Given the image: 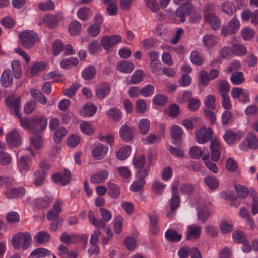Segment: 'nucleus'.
<instances>
[{"instance_id": "nucleus-39", "label": "nucleus", "mask_w": 258, "mask_h": 258, "mask_svg": "<svg viewBox=\"0 0 258 258\" xmlns=\"http://www.w3.org/2000/svg\"><path fill=\"white\" fill-rule=\"evenodd\" d=\"M221 10L225 14L231 16L236 11L235 7L232 3L225 2L221 5Z\"/></svg>"}, {"instance_id": "nucleus-52", "label": "nucleus", "mask_w": 258, "mask_h": 258, "mask_svg": "<svg viewBox=\"0 0 258 258\" xmlns=\"http://www.w3.org/2000/svg\"><path fill=\"white\" fill-rule=\"evenodd\" d=\"M35 135L31 138V141L32 145L36 149H40L43 144V140L40 133H34Z\"/></svg>"}, {"instance_id": "nucleus-13", "label": "nucleus", "mask_w": 258, "mask_h": 258, "mask_svg": "<svg viewBox=\"0 0 258 258\" xmlns=\"http://www.w3.org/2000/svg\"><path fill=\"white\" fill-rule=\"evenodd\" d=\"M210 148L211 152V158L212 160L217 161L220 158V150L221 149L220 144L217 140H211Z\"/></svg>"}, {"instance_id": "nucleus-6", "label": "nucleus", "mask_w": 258, "mask_h": 258, "mask_svg": "<svg viewBox=\"0 0 258 258\" xmlns=\"http://www.w3.org/2000/svg\"><path fill=\"white\" fill-rule=\"evenodd\" d=\"M194 6L191 3H186L182 5L176 11V16L180 17V21L184 23L185 21V16L189 15L193 11Z\"/></svg>"}, {"instance_id": "nucleus-18", "label": "nucleus", "mask_w": 258, "mask_h": 258, "mask_svg": "<svg viewBox=\"0 0 258 258\" xmlns=\"http://www.w3.org/2000/svg\"><path fill=\"white\" fill-rule=\"evenodd\" d=\"M204 21L208 23L213 30H217L220 26V21L216 14L205 16Z\"/></svg>"}, {"instance_id": "nucleus-61", "label": "nucleus", "mask_w": 258, "mask_h": 258, "mask_svg": "<svg viewBox=\"0 0 258 258\" xmlns=\"http://www.w3.org/2000/svg\"><path fill=\"white\" fill-rule=\"evenodd\" d=\"M145 180H141L138 179L135 181H134L130 187V190L134 192H138L142 190L145 184Z\"/></svg>"}, {"instance_id": "nucleus-8", "label": "nucleus", "mask_w": 258, "mask_h": 258, "mask_svg": "<svg viewBox=\"0 0 258 258\" xmlns=\"http://www.w3.org/2000/svg\"><path fill=\"white\" fill-rule=\"evenodd\" d=\"M63 201L60 200H57L53 205V208L48 211L47 214V219L49 220H55L60 219L59 213L61 211V206Z\"/></svg>"}, {"instance_id": "nucleus-57", "label": "nucleus", "mask_w": 258, "mask_h": 258, "mask_svg": "<svg viewBox=\"0 0 258 258\" xmlns=\"http://www.w3.org/2000/svg\"><path fill=\"white\" fill-rule=\"evenodd\" d=\"M158 218L157 215H152L150 216V225L152 233L153 234H157L158 229Z\"/></svg>"}, {"instance_id": "nucleus-54", "label": "nucleus", "mask_w": 258, "mask_h": 258, "mask_svg": "<svg viewBox=\"0 0 258 258\" xmlns=\"http://www.w3.org/2000/svg\"><path fill=\"white\" fill-rule=\"evenodd\" d=\"M79 63V60L75 57H70L68 59H64L60 62L62 68L67 69L71 66H75Z\"/></svg>"}, {"instance_id": "nucleus-41", "label": "nucleus", "mask_w": 258, "mask_h": 258, "mask_svg": "<svg viewBox=\"0 0 258 258\" xmlns=\"http://www.w3.org/2000/svg\"><path fill=\"white\" fill-rule=\"evenodd\" d=\"M107 185L109 189L108 194L110 196L115 199L118 198L120 194L119 187L117 185L112 183H108Z\"/></svg>"}, {"instance_id": "nucleus-5", "label": "nucleus", "mask_w": 258, "mask_h": 258, "mask_svg": "<svg viewBox=\"0 0 258 258\" xmlns=\"http://www.w3.org/2000/svg\"><path fill=\"white\" fill-rule=\"evenodd\" d=\"M213 131L211 127L206 128L203 127L198 131L196 134L197 141L200 144H204L212 139Z\"/></svg>"}, {"instance_id": "nucleus-49", "label": "nucleus", "mask_w": 258, "mask_h": 258, "mask_svg": "<svg viewBox=\"0 0 258 258\" xmlns=\"http://www.w3.org/2000/svg\"><path fill=\"white\" fill-rule=\"evenodd\" d=\"M169 112L167 114L172 117L175 118L178 116L180 114L179 106L176 104H172L169 106Z\"/></svg>"}, {"instance_id": "nucleus-46", "label": "nucleus", "mask_w": 258, "mask_h": 258, "mask_svg": "<svg viewBox=\"0 0 258 258\" xmlns=\"http://www.w3.org/2000/svg\"><path fill=\"white\" fill-rule=\"evenodd\" d=\"M139 131L142 135L147 134L150 129V121L147 119H142L139 123Z\"/></svg>"}, {"instance_id": "nucleus-35", "label": "nucleus", "mask_w": 258, "mask_h": 258, "mask_svg": "<svg viewBox=\"0 0 258 258\" xmlns=\"http://www.w3.org/2000/svg\"><path fill=\"white\" fill-rule=\"evenodd\" d=\"M46 173L45 171L37 170L34 173L35 179L34 184L36 186H39L43 184Z\"/></svg>"}, {"instance_id": "nucleus-20", "label": "nucleus", "mask_w": 258, "mask_h": 258, "mask_svg": "<svg viewBox=\"0 0 258 258\" xmlns=\"http://www.w3.org/2000/svg\"><path fill=\"white\" fill-rule=\"evenodd\" d=\"M103 3L106 5V12L109 15L115 16L118 12L117 0H103Z\"/></svg>"}, {"instance_id": "nucleus-36", "label": "nucleus", "mask_w": 258, "mask_h": 258, "mask_svg": "<svg viewBox=\"0 0 258 258\" xmlns=\"http://www.w3.org/2000/svg\"><path fill=\"white\" fill-rule=\"evenodd\" d=\"M204 182L210 189H215L219 186V182L215 177L208 175L204 179Z\"/></svg>"}, {"instance_id": "nucleus-34", "label": "nucleus", "mask_w": 258, "mask_h": 258, "mask_svg": "<svg viewBox=\"0 0 258 258\" xmlns=\"http://www.w3.org/2000/svg\"><path fill=\"white\" fill-rule=\"evenodd\" d=\"M31 96L37 101L42 104L47 103V99L45 96L38 89H33L30 91Z\"/></svg>"}, {"instance_id": "nucleus-44", "label": "nucleus", "mask_w": 258, "mask_h": 258, "mask_svg": "<svg viewBox=\"0 0 258 258\" xmlns=\"http://www.w3.org/2000/svg\"><path fill=\"white\" fill-rule=\"evenodd\" d=\"M67 131L64 127H61L56 130L53 136V139L55 143L59 144L61 142L62 139L67 134Z\"/></svg>"}, {"instance_id": "nucleus-16", "label": "nucleus", "mask_w": 258, "mask_h": 258, "mask_svg": "<svg viewBox=\"0 0 258 258\" xmlns=\"http://www.w3.org/2000/svg\"><path fill=\"white\" fill-rule=\"evenodd\" d=\"M110 92V85L108 83L103 82L98 86L96 95L99 99H103Z\"/></svg>"}, {"instance_id": "nucleus-31", "label": "nucleus", "mask_w": 258, "mask_h": 258, "mask_svg": "<svg viewBox=\"0 0 258 258\" xmlns=\"http://www.w3.org/2000/svg\"><path fill=\"white\" fill-rule=\"evenodd\" d=\"M230 80L234 85H238L243 83L245 81L243 73L242 72H234L231 77Z\"/></svg>"}, {"instance_id": "nucleus-30", "label": "nucleus", "mask_w": 258, "mask_h": 258, "mask_svg": "<svg viewBox=\"0 0 258 258\" xmlns=\"http://www.w3.org/2000/svg\"><path fill=\"white\" fill-rule=\"evenodd\" d=\"M239 215L246 220L252 229L255 227L254 220L251 217L248 210L246 208L244 207L241 208L239 211Z\"/></svg>"}, {"instance_id": "nucleus-15", "label": "nucleus", "mask_w": 258, "mask_h": 258, "mask_svg": "<svg viewBox=\"0 0 258 258\" xmlns=\"http://www.w3.org/2000/svg\"><path fill=\"white\" fill-rule=\"evenodd\" d=\"M108 176V172L106 170H102L96 174H92L90 176V181L93 184H100L105 181Z\"/></svg>"}, {"instance_id": "nucleus-33", "label": "nucleus", "mask_w": 258, "mask_h": 258, "mask_svg": "<svg viewBox=\"0 0 258 258\" xmlns=\"http://www.w3.org/2000/svg\"><path fill=\"white\" fill-rule=\"evenodd\" d=\"M203 42L205 46L207 47H211L217 44V39L215 35L211 34H207L203 37Z\"/></svg>"}, {"instance_id": "nucleus-38", "label": "nucleus", "mask_w": 258, "mask_h": 258, "mask_svg": "<svg viewBox=\"0 0 258 258\" xmlns=\"http://www.w3.org/2000/svg\"><path fill=\"white\" fill-rule=\"evenodd\" d=\"M131 147L128 146H125L121 148L116 154L118 159L123 160L126 159L129 156L131 152Z\"/></svg>"}, {"instance_id": "nucleus-53", "label": "nucleus", "mask_w": 258, "mask_h": 258, "mask_svg": "<svg viewBox=\"0 0 258 258\" xmlns=\"http://www.w3.org/2000/svg\"><path fill=\"white\" fill-rule=\"evenodd\" d=\"M234 187L238 197L244 198L249 194V190L245 186L236 185Z\"/></svg>"}, {"instance_id": "nucleus-2", "label": "nucleus", "mask_w": 258, "mask_h": 258, "mask_svg": "<svg viewBox=\"0 0 258 258\" xmlns=\"http://www.w3.org/2000/svg\"><path fill=\"white\" fill-rule=\"evenodd\" d=\"M21 45L26 49L32 48L35 43L40 41L38 34L33 30H25L18 35Z\"/></svg>"}, {"instance_id": "nucleus-25", "label": "nucleus", "mask_w": 258, "mask_h": 258, "mask_svg": "<svg viewBox=\"0 0 258 258\" xmlns=\"http://www.w3.org/2000/svg\"><path fill=\"white\" fill-rule=\"evenodd\" d=\"M201 228L199 226L191 225L188 226L186 234L187 240H190L191 237L198 239L200 237Z\"/></svg>"}, {"instance_id": "nucleus-56", "label": "nucleus", "mask_w": 258, "mask_h": 258, "mask_svg": "<svg viewBox=\"0 0 258 258\" xmlns=\"http://www.w3.org/2000/svg\"><path fill=\"white\" fill-rule=\"evenodd\" d=\"M167 97L164 95L158 94L155 95L153 99V102L157 105L163 106L167 101Z\"/></svg>"}, {"instance_id": "nucleus-10", "label": "nucleus", "mask_w": 258, "mask_h": 258, "mask_svg": "<svg viewBox=\"0 0 258 258\" xmlns=\"http://www.w3.org/2000/svg\"><path fill=\"white\" fill-rule=\"evenodd\" d=\"M239 26L240 23L238 20L233 18L226 27L222 29L221 33L224 35H232L238 30Z\"/></svg>"}, {"instance_id": "nucleus-14", "label": "nucleus", "mask_w": 258, "mask_h": 258, "mask_svg": "<svg viewBox=\"0 0 258 258\" xmlns=\"http://www.w3.org/2000/svg\"><path fill=\"white\" fill-rule=\"evenodd\" d=\"M108 147L102 144L98 145L92 151V156L97 160H100L104 157L108 151Z\"/></svg>"}, {"instance_id": "nucleus-48", "label": "nucleus", "mask_w": 258, "mask_h": 258, "mask_svg": "<svg viewBox=\"0 0 258 258\" xmlns=\"http://www.w3.org/2000/svg\"><path fill=\"white\" fill-rule=\"evenodd\" d=\"M46 67V64L43 61H38L35 63L31 69V74L35 76L38 72L44 70Z\"/></svg>"}, {"instance_id": "nucleus-4", "label": "nucleus", "mask_w": 258, "mask_h": 258, "mask_svg": "<svg viewBox=\"0 0 258 258\" xmlns=\"http://www.w3.org/2000/svg\"><path fill=\"white\" fill-rule=\"evenodd\" d=\"M32 241L31 234L27 232L17 233V249L22 248L26 250L30 245Z\"/></svg>"}, {"instance_id": "nucleus-26", "label": "nucleus", "mask_w": 258, "mask_h": 258, "mask_svg": "<svg viewBox=\"0 0 258 258\" xmlns=\"http://www.w3.org/2000/svg\"><path fill=\"white\" fill-rule=\"evenodd\" d=\"M43 21L45 25L50 28L55 27L58 24L57 17L54 15L49 14L45 16Z\"/></svg>"}, {"instance_id": "nucleus-47", "label": "nucleus", "mask_w": 258, "mask_h": 258, "mask_svg": "<svg viewBox=\"0 0 258 258\" xmlns=\"http://www.w3.org/2000/svg\"><path fill=\"white\" fill-rule=\"evenodd\" d=\"M90 13V8L86 7H83L78 10L77 13V15L81 20L86 21L88 18Z\"/></svg>"}, {"instance_id": "nucleus-60", "label": "nucleus", "mask_w": 258, "mask_h": 258, "mask_svg": "<svg viewBox=\"0 0 258 258\" xmlns=\"http://www.w3.org/2000/svg\"><path fill=\"white\" fill-rule=\"evenodd\" d=\"M51 200L48 197L40 198L36 201V206L38 208H47L48 207Z\"/></svg>"}, {"instance_id": "nucleus-23", "label": "nucleus", "mask_w": 258, "mask_h": 258, "mask_svg": "<svg viewBox=\"0 0 258 258\" xmlns=\"http://www.w3.org/2000/svg\"><path fill=\"white\" fill-rule=\"evenodd\" d=\"M165 238L169 241L176 242L180 241L182 235L173 229H169L165 233Z\"/></svg>"}, {"instance_id": "nucleus-9", "label": "nucleus", "mask_w": 258, "mask_h": 258, "mask_svg": "<svg viewBox=\"0 0 258 258\" xmlns=\"http://www.w3.org/2000/svg\"><path fill=\"white\" fill-rule=\"evenodd\" d=\"M71 177V172L67 169L64 170L63 174L56 173L52 176L54 182L60 183L62 186L66 185L70 182Z\"/></svg>"}, {"instance_id": "nucleus-51", "label": "nucleus", "mask_w": 258, "mask_h": 258, "mask_svg": "<svg viewBox=\"0 0 258 258\" xmlns=\"http://www.w3.org/2000/svg\"><path fill=\"white\" fill-rule=\"evenodd\" d=\"M230 85L226 80H222L218 82V90L221 93L226 94L229 91Z\"/></svg>"}, {"instance_id": "nucleus-19", "label": "nucleus", "mask_w": 258, "mask_h": 258, "mask_svg": "<svg viewBox=\"0 0 258 258\" xmlns=\"http://www.w3.org/2000/svg\"><path fill=\"white\" fill-rule=\"evenodd\" d=\"M5 103L10 111L16 116V97L15 95L14 94L8 95L5 98Z\"/></svg>"}, {"instance_id": "nucleus-1", "label": "nucleus", "mask_w": 258, "mask_h": 258, "mask_svg": "<svg viewBox=\"0 0 258 258\" xmlns=\"http://www.w3.org/2000/svg\"><path fill=\"white\" fill-rule=\"evenodd\" d=\"M20 99V97H17V108ZM17 118L19 119L20 125L32 133H43L47 127V118L43 115H35L32 117H22L19 115L17 109Z\"/></svg>"}, {"instance_id": "nucleus-58", "label": "nucleus", "mask_w": 258, "mask_h": 258, "mask_svg": "<svg viewBox=\"0 0 258 258\" xmlns=\"http://www.w3.org/2000/svg\"><path fill=\"white\" fill-rule=\"evenodd\" d=\"M123 222V219L122 216L118 215L115 217L114 222V229L117 234H119L121 232Z\"/></svg>"}, {"instance_id": "nucleus-12", "label": "nucleus", "mask_w": 258, "mask_h": 258, "mask_svg": "<svg viewBox=\"0 0 258 258\" xmlns=\"http://www.w3.org/2000/svg\"><path fill=\"white\" fill-rule=\"evenodd\" d=\"M119 136L124 141L128 142L134 138V129L126 124L123 125L119 130Z\"/></svg>"}, {"instance_id": "nucleus-21", "label": "nucleus", "mask_w": 258, "mask_h": 258, "mask_svg": "<svg viewBox=\"0 0 258 258\" xmlns=\"http://www.w3.org/2000/svg\"><path fill=\"white\" fill-rule=\"evenodd\" d=\"M88 219L89 222L96 227L105 228L106 227L105 222L103 219L95 218L94 212L91 210L88 212Z\"/></svg>"}, {"instance_id": "nucleus-59", "label": "nucleus", "mask_w": 258, "mask_h": 258, "mask_svg": "<svg viewBox=\"0 0 258 258\" xmlns=\"http://www.w3.org/2000/svg\"><path fill=\"white\" fill-rule=\"evenodd\" d=\"M37 103L35 100L27 102L24 106V112L26 114H31L35 110Z\"/></svg>"}, {"instance_id": "nucleus-37", "label": "nucleus", "mask_w": 258, "mask_h": 258, "mask_svg": "<svg viewBox=\"0 0 258 258\" xmlns=\"http://www.w3.org/2000/svg\"><path fill=\"white\" fill-rule=\"evenodd\" d=\"M96 72L95 68L94 66H89L83 71L82 76L85 80H91L95 76Z\"/></svg>"}, {"instance_id": "nucleus-7", "label": "nucleus", "mask_w": 258, "mask_h": 258, "mask_svg": "<svg viewBox=\"0 0 258 258\" xmlns=\"http://www.w3.org/2000/svg\"><path fill=\"white\" fill-rule=\"evenodd\" d=\"M121 37L117 35H112L110 37L104 36L101 39V43L105 50H108L116 44L121 42Z\"/></svg>"}, {"instance_id": "nucleus-64", "label": "nucleus", "mask_w": 258, "mask_h": 258, "mask_svg": "<svg viewBox=\"0 0 258 258\" xmlns=\"http://www.w3.org/2000/svg\"><path fill=\"white\" fill-rule=\"evenodd\" d=\"M199 77L201 83L204 86H207L208 84L209 81L211 80L208 73L204 70H202L199 72Z\"/></svg>"}, {"instance_id": "nucleus-17", "label": "nucleus", "mask_w": 258, "mask_h": 258, "mask_svg": "<svg viewBox=\"0 0 258 258\" xmlns=\"http://www.w3.org/2000/svg\"><path fill=\"white\" fill-rule=\"evenodd\" d=\"M224 141L230 145L234 143L237 140H239L240 137L238 133L232 131V130H227L223 135Z\"/></svg>"}, {"instance_id": "nucleus-22", "label": "nucleus", "mask_w": 258, "mask_h": 258, "mask_svg": "<svg viewBox=\"0 0 258 258\" xmlns=\"http://www.w3.org/2000/svg\"><path fill=\"white\" fill-rule=\"evenodd\" d=\"M134 68V64L129 61L123 60L119 61L116 66L117 70L124 73H131Z\"/></svg>"}, {"instance_id": "nucleus-11", "label": "nucleus", "mask_w": 258, "mask_h": 258, "mask_svg": "<svg viewBox=\"0 0 258 258\" xmlns=\"http://www.w3.org/2000/svg\"><path fill=\"white\" fill-rule=\"evenodd\" d=\"M183 132L181 127L176 125L172 126L170 131L171 137L173 140V143L179 146L182 144V136Z\"/></svg>"}, {"instance_id": "nucleus-32", "label": "nucleus", "mask_w": 258, "mask_h": 258, "mask_svg": "<svg viewBox=\"0 0 258 258\" xmlns=\"http://www.w3.org/2000/svg\"><path fill=\"white\" fill-rule=\"evenodd\" d=\"M6 141L10 147H16V131L11 130L6 135Z\"/></svg>"}, {"instance_id": "nucleus-24", "label": "nucleus", "mask_w": 258, "mask_h": 258, "mask_svg": "<svg viewBox=\"0 0 258 258\" xmlns=\"http://www.w3.org/2000/svg\"><path fill=\"white\" fill-rule=\"evenodd\" d=\"M0 82L4 87H9L13 82V76L10 71L6 70L2 74Z\"/></svg>"}, {"instance_id": "nucleus-28", "label": "nucleus", "mask_w": 258, "mask_h": 258, "mask_svg": "<svg viewBox=\"0 0 258 258\" xmlns=\"http://www.w3.org/2000/svg\"><path fill=\"white\" fill-rule=\"evenodd\" d=\"M34 239L37 245L46 243L49 241V234L44 231L39 232L34 237Z\"/></svg>"}, {"instance_id": "nucleus-55", "label": "nucleus", "mask_w": 258, "mask_h": 258, "mask_svg": "<svg viewBox=\"0 0 258 258\" xmlns=\"http://www.w3.org/2000/svg\"><path fill=\"white\" fill-rule=\"evenodd\" d=\"M232 236L234 241L237 243H242L247 240L246 235L241 231H235L233 232Z\"/></svg>"}, {"instance_id": "nucleus-42", "label": "nucleus", "mask_w": 258, "mask_h": 258, "mask_svg": "<svg viewBox=\"0 0 258 258\" xmlns=\"http://www.w3.org/2000/svg\"><path fill=\"white\" fill-rule=\"evenodd\" d=\"M231 50L233 54L239 56L244 55L247 52V49L244 46L238 44L232 45Z\"/></svg>"}, {"instance_id": "nucleus-45", "label": "nucleus", "mask_w": 258, "mask_h": 258, "mask_svg": "<svg viewBox=\"0 0 258 258\" xmlns=\"http://www.w3.org/2000/svg\"><path fill=\"white\" fill-rule=\"evenodd\" d=\"M50 255L51 253L48 250L43 248H38L31 252L30 256H37L38 258H40Z\"/></svg>"}, {"instance_id": "nucleus-50", "label": "nucleus", "mask_w": 258, "mask_h": 258, "mask_svg": "<svg viewBox=\"0 0 258 258\" xmlns=\"http://www.w3.org/2000/svg\"><path fill=\"white\" fill-rule=\"evenodd\" d=\"M107 116L113 120H119L122 116V113L119 110L116 108H111L106 112Z\"/></svg>"}, {"instance_id": "nucleus-27", "label": "nucleus", "mask_w": 258, "mask_h": 258, "mask_svg": "<svg viewBox=\"0 0 258 258\" xmlns=\"http://www.w3.org/2000/svg\"><path fill=\"white\" fill-rule=\"evenodd\" d=\"M68 30L71 35H78L81 33L82 30L81 24L78 21L74 20L69 24Z\"/></svg>"}, {"instance_id": "nucleus-62", "label": "nucleus", "mask_w": 258, "mask_h": 258, "mask_svg": "<svg viewBox=\"0 0 258 258\" xmlns=\"http://www.w3.org/2000/svg\"><path fill=\"white\" fill-rule=\"evenodd\" d=\"M241 34L242 38L245 40H250L254 35L253 30L248 27L243 28L241 32Z\"/></svg>"}, {"instance_id": "nucleus-40", "label": "nucleus", "mask_w": 258, "mask_h": 258, "mask_svg": "<svg viewBox=\"0 0 258 258\" xmlns=\"http://www.w3.org/2000/svg\"><path fill=\"white\" fill-rule=\"evenodd\" d=\"M81 131L85 135H91L94 133V129L92 125L87 121H81L80 124Z\"/></svg>"}, {"instance_id": "nucleus-43", "label": "nucleus", "mask_w": 258, "mask_h": 258, "mask_svg": "<svg viewBox=\"0 0 258 258\" xmlns=\"http://www.w3.org/2000/svg\"><path fill=\"white\" fill-rule=\"evenodd\" d=\"M210 214V212L206 207H202L197 212L198 218L203 223L206 222Z\"/></svg>"}, {"instance_id": "nucleus-3", "label": "nucleus", "mask_w": 258, "mask_h": 258, "mask_svg": "<svg viewBox=\"0 0 258 258\" xmlns=\"http://www.w3.org/2000/svg\"><path fill=\"white\" fill-rule=\"evenodd\" d=\"M240 150L247 151L248 149H258V139L252 132H249L244 140L239 145Z\"/></svg>"}, {"instance_id": "nucleus-63", "label": "nucleus", "mask_w": 258, "mask_h": 258, "mask_svg": "<svg viewBox=\"0 0 258 258\" xmlns=\"http://www.w3.org/2000/svg\"><path fill=\"white\" fill-rule=\"evenodd\" d=\"M83 109L85 115L88 117L93 115L96 111V106L91 103L85 104Z\"/></svg>"}, {"instance_id": "nucleus-29", "label": "nucleus", "mask_w": 258, "mask_h": 258, "mask_svg": "<svg viewBox=\"0 0 258 258\" xmlns=\"http://www.w3.org/2000/svg\"><path fill=\"white\" fill-rule=\"evenodd\" d=\"M30 159L28 157H25V156H21L19 160L18 163V166L19 169L21 171L22 173L28 171L30 169V166L29 163L30 162Z\"/></svg>"}]
</instances>
